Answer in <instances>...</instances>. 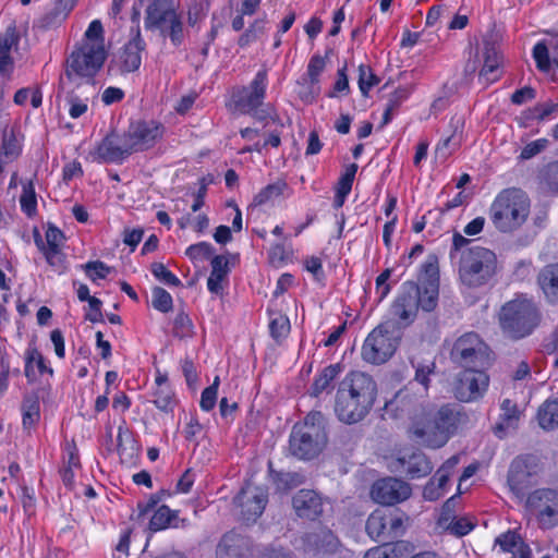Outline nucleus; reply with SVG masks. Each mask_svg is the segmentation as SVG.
Instances as JSON below:
<instances>
[{
    "mask_svg": "<svg viewBox=\"0 0 558 558\" xmlns=\"http://www.w3.org/2000/svg\"><path fill=\"white\" fill-rule=\"evenodd\" d=\"M326 66V60L319 54H314L307 64L306 75L303 76L304 78H307V81L312 82V88H314L312 92H308L307 95H305L306 98H312L313 94L320 93L319 87V76L324 72Z\"/></svg>",
    "mask_w": 558,
    "mask_h": 558,
    "instance_id": "72a5a7b5",
    "label": "nucleus"
},
{
    "mask_svg": "<svg viewBox=\"0 0 558 558\" xmlns=\"http://www.w3.org/2000/svg\"><path fill=\"white\" fill-rule=\"evenodd\" d=\"M453 388L454 397L462 402L481 399L489 385L488 375L477 367H463Z\"/></svg>",
    "mask_w": 558,
    "mask_h": 558,
    "instance_id": "ddd939ff",
    "label": "nucleus"
},
{
    "mask_svg": "<svg viewBox=\"0 0 558 558\" xmlns=\"http://www.w3.org/2000/svg\"><path fill=\"white\" fill-rule=\"evenodd\" d=\"M270 333L275 339L284 338L290 332L289 318L280 313L275 314L269 323Z\"/></svg>",
    "mask_w": 558,
    "mask_h": 558,
    "instance_id": "09e8293b",
    "label": "nucleus"
},
{
    "mask_svg": "<svg viewBox=\"0 0 558 558\" xmlns=\"http://www.w3.org/2000/svg\"><path fill=\"white\" fill-rule=\"evenodd\" d=\"M175 517L177 512L163 505L154 512L149 521V529L155 532L165 530Z\"/></svg>",
    "mask_w": 558,
    "mask_h": 558,
    "instance_id": "a19ab883",
    "label": "nucleus"
},
{
    "mask_svg": "<svg viewBox=\"0 0 558 558\" xmlns=\"http://www.w3.org/2000/svg\"><path fill=\"white\" fill-rule=\"evenodd\" d=\"M151 303L156 310L163 313L171 311L173 304L170 293L160 287L153 289Z\"/></svg>",
    "mask_w": 558,
    "mask_h": 558,
    "instance_id": "8fccbe9b",
    "label": "nucleus"
},
{
    "mask_svg": "<svg viewBox=\"0 0 558 558\" xmlns=\"http://www.w3.org/2000/svg\"><path fill=\"white\" fill-rule=\"evenodd\" d=\"M286 187L287 184L281 181L268 184L255 195L253 202L255 205L266 204L267 202L279 197L283 193Z\"/></svg>",
    "mask_w": 558,
    "mask_h": 558,
    "instance_id": "49530a36",
    "label": "nucleus"
},
{
    "mask_svg": "<svg viewBox=\"0 0 558 558\" xmlns=\"http://www.w3.org/2000/svg\"><path fill=\"white\" fill-rule=\"evenodd\" d=\"M21 154L19 142H1L0 143V171L2 165L12 162Z\"/></svg>",
    "mask_w": 558,
    "mask_h": 558,
    "instance_id": "bf43d9fd",
    "label": "nucleus"
},
{
    "mask_svg": "<svg viewBox=\"0 0 558 558\" xmlns=\"http://www.w3.org/2000/svg\"><path fill=\"white\" fill-rule=\"evenodd\" d=\"M153 275L165 284L171 287H179L181 284L180 279L171 272L162 263H154L151 265Z\"/></svg>",
    "mask_w": 558,
    "mask_h": 558,
    "instance_id": "5fc2aeb1",
    "label": "nucleus"
},
{
    "mask_svg": "<svg viewBox=\"0 0 558 558\" xmlns=\"http://www.w3.org/2000/svg\"><path fill=\"white\" fill-rule=\"evenodd\" d=\"M401 464L403 472H405L411 478H420L428 475L433 465L427 457L421 452L416 451L410 456H403L398 459Z\"/></svg>",
    "mask_w": 558,
    "mask_h": 558,
    "instance_id": "4be33fe9",
    "label": "nucleus"
},
{
    "mask_svg": "<svg viewBox=\"0 0 558 558\" xmlns=\"http://www.w3.org/2000/svg\"><path fill=\"white\" fill-rule=\"evenodd\" d=\"M357 171V165L351 163L345 166L344 171L341 173L337 185L333 198V207L340 208L343 206L347 196L350 194L353 181Z\"/></svg>",
    "mask_w": 558,
    "mask_h": 558,
    "instance_id": "bb28decb",
    "label": "nucleus"
},
{
    "mask_svg": "<svg viewBox=\"0 0 558 558\" xmlns=\"http://www.w3.org/2000/svg\"><path fill=\"white\" fill-rule=\"evenodd\" d=\"M85 41L84 43H97L99 41L101 45H105L104 40V28L102 24L98 20H94L89 23L86 32H85Z\"/></svg>",
    "mask_w": 558,
    "mask_h": 558,
    "instance_id": "338daca9",
    "label": "nucleus"
},
{
    "mask_svg": "<svg viewBox=\"0 0 558 558\" xmlns=\"http://www.w3.org/2000/svg\"><path fill=\"white\" fill-rule=\"evenodd\" d=\"M45 373L51 375L52 368L46 365L43 354L36 348H28L25 353V376L29 381H34L37 375Z\"/></svg>",
    "mask_w": 558,
    "mask_h": 558,
    "instance_id": "c85d7f7f",
    "label": "nucleus"
},
{
    "mask_svg": "<svg viewBox=\"0 0 558 558\" xmlns=\"http://www.w3.org/2000/svg\"><path fill=\"white\" fill-rule=\"evenodd\" d=\"M268 86L266 69L259 70L247 86L233 88L226 106L231 113L252 114L264 128L278 124L275 109L264 106Z\"/></svg>",
    "mask_w": 558,
    "mask_h": 558,
    "instance_id": "7ed1b4c3",
    "label": "nucleus"
},
{
    "mask_svg": "<svg viewBox=\"0 0 558 558\" xmlns=\"http://www.w3.org/2000/svg\"><path fill=\"white\" fill-rule=\"evenodd\" d=\"M407 98L404 89L396 90L388 99L387 107L383 114L384 123H388L392 118V112L398 108L401 101Z\"/></svg>",
    "mask_w": 558,
    "mask_h": 558,
    "instance_id": "0e129e2a",
    "label": "nucleus"
},
{
    "mask_svg": "<svg viewBox=\"0 0 558 558\" xmlns=\"http://www.w3.org/2000/svg\"><path fill=\"white\" fill-rule=\"evenodd\" d=\"M357 85L363 97H368L373 87L380 83V78L368 64L361 63L357 68Z\"/></svg>",
    "mask_w": 558,
    "mask_h": 558,
    "instance_id": "e433bc0d",
    "label": "nucleus"
},
{
    "mask_svg": "<svg viewBox=\"0 0 558 558\" xmlns=\"http://www.w3.org/2000/svg\"><path fill=\"white\" fill-rule=\"evenodd\" d=\"M350 92L349 78L347 74V65L337 71V80L333 84V89L329 93V97H337L339 94L348 95Z\"/></svg>",
    "mask_w": 558,
    "mask_h": 558,
    "instance_id": "e2e57ef3",
    "label": "nucleus"
},
{
    "mask_svg": "<svg viewBox=\"0 0 558 558\" xmlns=\"http://www.w3.org/2000/svg\"><path fill=\"white\" fill-rule=\"evenodd\" d=\"M476 525V522L471 517H456L450 530L449 534L461 537L469 534Z\"/></svg>",
    "mask_w": 558,
    "mask_h": 558,
    "instance_id": "6e6d98bb",
    "label": "nucleus"
},
{
    "mask_svg": "<svg viewBox=\"0 0 558 558\" xmlns=\"http://www.w3.org/2000/svg\"><path fill=\"white\" fill-rule=\"evenodd\" d=\"M268 21L266 16L253 21L245 32L239 37L238 45L241 48L250 46L258 40L267 31Z\"/></svg>",
    "mask_w": 558,
    "mask_h": 558,
    "instance_id": "f704fd0d",
    "label": "nucleus"
},
{
    "mask_svg": "<svg viewBox=\"0 0 558 558\" xmlns=\"http://www.w3.org/2000/svg\"><path fill=\"white\" fill-rule=\"evenodd\" d=\"M458 463L459 457L452 456L437 470L436 474L432 477L435 478V483L440 489H444V492H446L447 483Z\"/></svg>",
    "mask_w": 558,
    "mask_h": 558,
    "instance_id": "a18cd8bd",
    "label": "nucleus"
},
{
    "mask_svg": "<svg viewBox=\"0 0 558 558\" xmlns=\"http://www.w3.org/2000/svg\"><path fill=\"white\" fill-rule=\"evenodd\" d=\"M538 473L534 459H515L511 463L508 474V485L511 492L522 498L525 490L531 487L533 477Z\"/></svg>",
    "mask_w": 558,
    "mask_h": 558,
    "instance_id": "dca6fc26",
    "label": "nucleus"
},
{
    "mask_svg": "<svg viewBox=\"0 0 558 558\" xmlns=\"http://www.w3.org/2000/svg\"><path fill=\"white\" fill-rule=\"evenodd\" d=\"M219 384L220 379L218 376H216L214 383L209 387L205 388L202 392L201 408L204 411H210L215 408Z\"/></svg>",
    "mask_w": 558,
    "mask_h": 558,
    "instance_id": "13d9d810",
    "label": "nucleus"
},
{
    "mask_svg": "<svg viewBox=\"0 0 558 558\" xmlns=\"http://www.w3.org/2000/svg\"><path fill=\"white\" fill-rule=\"evenodd\" d=\"M496 254L483 246H472L463 251L459 259V278L469 288L488 284L497 274Z\"/></svg>",
    "mask_w": 558,
    "mask_h": 558,
    "instance_id": "423d86ee",
    "label": "nucleus"
},
{
    "mask_svg": "<svg viewBox=\"0 0 558 558\" xmlns=\"http://www.w3.org/2000/svg\"><path fill=\"white\" fill-rule=\"evenodd\" d=\"M543 182L553 192H558V161L546 167L543 173Z\"/></svg>",
    "mask_w": 558,
    "mask_h": 558,
    "instance_id": "774afa93",
    "label": "nucleus"
},
{
    "mask_svg": "<svg viewBox=\"0 0 558 558\" xmlns=\"http://www.w3.org/2000/svg\"><path fill=\"white\" fill-rule=\"evenodd\" d=\"M409 548L410 544L404 541L386 544L367 550L364 558H403Z\"/></svg>",
    "mask_w": 558,
    "mask_h": 558,
    "instance_id": "7c9ffc66",
    "label": "nucleus"
},
{
    "mask_svg": "<svg viewBox=\"0 0 558 558\" xmlns=\"http://www.w3.org/2000/svg\"><path fill=\"white\" fill-rule=\"evenodd\" d=\"M23 426L25 429H31L37 424L40 417L39 401L36 397H25L22 404Z\"/></svg>",
    "mask_w": 558,
    "mask_h": 558,
    "instance_id": "58836bf2",
    "label": "nucleus"
},
{
    "mask_svg": "<svg viewBox=\"0 0 558 558\" xmlns=\"http://www.w3.org/2000/svg\"><path fill=\"white\" fill-rule=\"evenodd\" d=\"M156 388L153 392L154 404L161 411H171L175 404L174 395L168 384V377L160 372L157 373L155 378Z\"/></svg>",
    "mask_w": 558,
    "mask_h": 558,
    "instance_id": "5701e85b",
    "label": "nucleus"
},
{
    "mask_svg": "<svg viewBox=\"0 0 558 558\" xmlns=\"http://www.w3.org/2000/svg\"><path fill=\"white\" fill-rule=\"evenodd\" d=\"M558 504V489L538 488L532 492L525 501V506L530 510H541L547 505Z\"/></svg>",
    "mask_w": 558,
    "mask_h": 558,
    "instance_id": "c756f323",
    "label": "nucleus"
},
{
    "mask_svg": "<svg viewBox=\"0 0 558 558\" xmlns=\"http://www.w3.org/2000/svg\"><path fill=\"white\" fill-rule=\"evenodd\" d=\"M521 542V536L514 531H507L495 539V544L499 545L505 553H514Z\"/></svg>",
    "mask_w": 558,
    "mask_h": 558,
    "instance_id": "864d4df0",
    "label": "nucleus"
},
{
    "mask_svg": "<svg viewBox=\"0 0 558 558\" xmlns=\"http://www.w3.org/2000/svg\"><path fill=\"white\" fill-rule=\"evenodd\" d=\"M146 43L141 36L140 28L135 36L118 52L113 62L121 73H131L140 69L142 63V51L145 50Z\"/></svg>",
    "mask_w": 558,
    "mask_h": 558,
    "instance_id": "a211bd4d",
    "label": "nucleus"
},
{
    "mask_svg": "<svg viewBox=\"0 0 558 558\" xmlns=\"http://www.w3.org/2000/svg\"><path fill=\"white\" fill-rule=\"evenodd\" d=\"M531 201L527 194L518 187H508L498 193L490 205V219L497 230L512 232L527 219Z\"/></svg>",
    "mask_w": 558,
    "mask_h": 558,
    "instance_id": "39448f33",
    "label": "nucleus"
},
{
    "mask_svg": "<svg viewBox=\"0 0 558 558\" xmlns=\"http://www.w3.org/2000/svg\"><path fill=\"white\" fill-rule=\"evenodd\" d=\"M65 104L69 106V114L73 119H77L83 116L88 108L87 99H81L73 92L66 94Z\"/></svg>",
    "mask_w": 558,
    "mask_h": 558,
    "instance_id": "4d7b16f0",
    "label": "nucleus"
},
{
    "mask_svg": "<svg viewBox=\"0 0 558 558\" xmlns=\"http://www.w3.org/2000/svg\"><path fill=\"white\" fill-rule=\"evenodd\" d=\"M83 268L92 281L105 279L111 270L109 266L100 260L88 262L83 266Z\"/></svg>",
    "mask_w": 558,
    "mask_h": 558,
    "instance_id": "052dcab7",
    "label": "nucleus"
},
{
    "mask_svg": "<svg viewBox=\"0 0 558 558\" xmlns=\"http://www.w3.org/2000/svg\"><path fill=\"white\" fill-rule=\"evenodd\" d=\"M327 441L325 417L320 412H311L304 423L295 425L290 436L291 453L302 460L319 454Z\"/></svg>",
    "mask_w": 558,
    "mask_h": 558,
    "instance_id": "0eeeda50",
    "label": "nucleus"
},
{
    "mask_svg": "<svg viewBox=\"0 0 558 558\" xmlns=\"http://www.w3.org/2000/svg\"><path fill=\"white\" fill-rule=\"evenodd\" d=\"M386 510H376L367 519L366 530L372 538L385 542L391 538Z\"/></svg>",
    "mask_w": 558,
    "mask_h": 558,
    "instance_id": "cd10ccee",
    "label": "nucleus"
},
{
    "mask_svg": "<svg viewBox=\"0 0 558 558\" xmlns=\"http://www.w3.org/2000/svg\"><path fill=\"white\" fill-rule=\"evenodd\" d=\"M308 549L315 554H332L338 549L339 542L329 530H320L307 536Z\"/></svg>",
    "mask_w": 558,
    "mask_h": 558,
    "instance_id": "393cba45",
    "label": "nucleus"
},
{
    "mask_svg": "<svg viewBox=\"0 0 558 558\" xmlns=\"http://www.w3.org/2000/svg\"><path fill=\"white\" fill-rule=\"evenodd\" d=\"M450 357L461 367H483L489 362V349L478 333L469 331L454 340Z\"/></svg>",
    "mask_w": 558,
    "mask_h": 558,
    "instance_id": "1a4fd4ad",
    "label": "nucleus"
},
{
    "mask_svg": "<svg viewBox=\"0 0 558 558\" xmlns=\"http://www.w3.org/2000/svg\"><path fill=\"white\" fill-rule=\"evenodd\" d=\"M453 498L448 499L440 511V514L437 519L436 526L438 530L442 532H448L456 519V514L452 508Z\"/></svg>",
    "mask_w": 558,
    "mask_h": 558,
    "instance_id": "3c124183",
    "label": "nucleus"
},
{
    "mask_svg": "<svg viewBox=\"0 0 558 558\" xmlns=\"http://www.w3.org/2000/svg\"><path fill=\"white\" fill-rule=\"evenodd\" d=\"M247 541L234 533L223 535L216 550L217 558H247Z\"/></svg>",
    "mask_w": 558,
    "mask_h": 558,
    "instance_id": "aec40b11",
    "label": "nucleus"
},
{
    "mask_svg": "<svg viewBox=\"0 0 558 558\" xmlns=\"http://www.w3.org/2000/svg\"><path fill=\"white\" fill-rule=\"evenodd\" d=\"M413 367L415 368V380L420 383L425 390H427L429 385V376L434 374L436 364L432 356L418 360L413 359L411 361Z\"/></svg>",
    "mask_w": 558,
    "mask_h": 558,
    "instance_id": "c9c22d12",
    "label": "nucleus"
},
{
    "mask_svg": "<svg viewBox=\"0 0 558 558\" xmlns=\"http://www.w3.org/2000/svg\"><path fill=\"white\" fill-rule=\"evenodd\" d=\"M541 315L532 298L515 295L499 310L498 323L504 335L519 340L527 337L539 324Z\"/></svg>",
    "mask_w": 558,
    "mask_h": 558,
    "instance_id": "20e7f679",
    "label": "nucleus"
},
{
    "mask_svg": "<svg viewBox=\"0 0 558 558\" xmlns=\"http://www.w3.org/2000/svg\"><path fill=\"white\" fill-rule=\"evenodd\" d=\"M412 494L411 486L402 480L386 477L376 481L371 489L372 499L384 506H393L407 500Z\"/></svg>",
    "mask_w": 558,
    "mask_h": 558,
    "instance_id": "4468645a",
    "label": "nucleus"
},
{
    "mask_svg": "<svg viewBox=\"0 0 558 558\" xmlns=\"http://www.w3.org/2000/svg\"><path fill=\"white\" fill-rule=\"evenodd\" d=\"M537 420L543 429H555L558 426V399L546 400L537 411Z\"/></svg>",
    "mask_w": 558,
    "mask_h": 558,
    "instance_id": "473e14b6",
    "label": "nucleus"
},
{
    "mask_svg": "<svg viewBox=\"0 0 558 558\" xmlns=\"http://www.w3.org/2000/svg\"><path fill=\"white\" fill-rule=\"evenodd\" d=\"M144 26L149 31H159L175 47L184 40L182 16L172 0H153L146 9Z\"/></svg>",
    "mask_w": 558,
    "mask_h": 558,
    "instance_id": "6e6552de",
    "label": "nucleus"
},
{
    "mask_svg": "<svg viewBox=\"0 0 558 558\" xmlns=\"http://www.w3.org/2000/svg\"><path fill=\"white\" fill-rule=\"evenodd\" d=\"M420 303V288L414 282H405L391 305V314L402 326L410 325L416 317Z\"/></svg>",
    "mask_w": 558,
    "mask_h": 558,
    "instance_id": "2eb2a0df",
    "label": "nucleus"
},
{
    "mask_svg": "<svg viewBox=\"0 0 558 558\" xmlns=\"http://www.w3.org/2000/svg\"><path fill=\"white\" fill-rule=\"evenodd\" d=\"M537 280L546 299L550 303H558V263L543 267Z\"/></svg>",
    "mask_w": 558,
    "mask_h": 558,
    "instance_id": "b1692460",
    "label": "nucleus"
},
{
    "mask_svg": "<svg viewBox=\"0 0 558 558\" xmlns=\"http://www.w3.org/2000/svg\"><path fill=\"white\" fill-rule=\"evenodd\" d=\"M229 270V260L226 256L218 255L211 259V272L207 280V288L211 293H222V282L227 279Z\"/></svg>",
    "mask_w": 558,
    "mask_h": 558,
    "instance_id": "a878e982",
    "label": "nucleus"
},
{
    "mask_svg": "<svg viewBox=\"0 0 558 558\" xmlns=\"http://www.w3.org/2000/svg\"><path fill=\"white\" fill-rule=\"evenodd\" d=\"M234 501L241 508L245 521H255L266 507L267 494L263 488L247 485L241 489Z\"/></svg>",
    "mask_w": 558,
    "mask_h": 558,
    "instance_id": "f3484780",
    "label": "nucleus"
},
{
    "mask_svg": "<svg viewBox=\"0 0 558 558\" xmlns=\"http://www.w3.org/2000/svg\"><path fill=\"white\" fill-rule=\"evenodd\" d=\"M141 142H84L77 148L86 160L98 163H119L132 153L144 149Z\"/></svg>",
    "mask_w": 558,
    "mask_h": 558,
    "instance_id": "9d476101",
    "label": "nucleus"
},
{
    "mask_svg": "<svg viewBox=\"0 0 558 558\" xmlns=\"http://www.w3.org/2000/svg\"><path fill=\"white\" fill-rule=\"evenodd\" d=\"M163 135V126L154 120L138 121L131 126L132 140H157Z\"/></svg>",
    "mask_w": 558,
    "mask_h": 558,
    "instance_id": "2f4dec72",
    "label": "nucleus"
},
{
    "mask_svg": "<svg viewBox=\"0 0 558 558\" xmlns=\"http://www.w3.org/2000/svg\"><path fill=\"white\" fill-rule=\"evenodd\" d=\"M388 527L390 529L391 538H396L404 532V521L407 518L400 513L386 510Z\"/></svg>",
    "mask_w": 558,
    "mask_h": 558,
    "instance_id": "680f3d73",
    "label": "nucleus"
},
{
    "mask_svg": "<svg viewBox=\"0 0 558 558\" xmlns=\"http://www.w3.org/2000/svg\"><path fill=\"white\" fill-rule=\"evenodd\" d=\"M533 58L536 63V68L541 72H549L551 70L553 60L549 57L548 47L544 41H538L533 47Z\"/></svg>",
    "mask_w": 558,
    "mask_h": 558,
    "instance_id": "de8ad7c7",
    "label": "nucleus"
},
{
    "mask_svg": "<svg viewBox=\"0 0 558 558\" xmlns=\"http://www.w3.org/2000/svg\"><path fill=\"white\" fill-rule=\"evenodd\" d=\"M340 367L338 364L325 367L322 373L315 378L312 386V393L319 396L322 392L330 388L331 383L338 376Z\"/></svg>",
    "mask_w": 558,
    "mask_h": 558,
    "instance_id": "4c0bfd02",
    "label": "nucleus"
},
{
    "mask_svg": "<svg viewBox=\"0 0 558 558\" xmlns=\"http://www.w3.org/2000/svg\"><path fill=\"white\" fill-rule=\"evenodd\" d=\"M458 423L459 412L453 405L421 409L413 415L409 432L420 444L440 448L448 441Z\"/></svg>",
    "mask_w": 558,
    "mask_h": 558,
    "instance_id": "f03ea898",
    "label": "nucleus"
},
{
    "mask_svg": "<svg viewBox=\"0 0 558 558\" xmlns=\"http://www.w3.org/2000/svg\"><path fill=\"white\" fill-rule=\"evenodd\" d=\"M377 397V384L363 372H350L338 385L335 413L345 424H355L371 412Z\"/></svg>",
    "mask_w": 558,
    "mask_h": 558,
    "instance_id": "f257e3e1",
    "label": "nucleus"
},
{
    "mask_svg": "<svg viewBox=\"0 0 558 558\" xmlns=\"http://www.w3.org/2000/svg\"><path fill=\"white\" fill-rule=\"evenodd\" d=\"M214 248L207 242H199L197 244L190 245L185 255L194 263L202 262L209 258L213 255Z\"/></svg>",
    "mask_w": 558,
    "mask_h": 558,
    "instance_id": "603ef678",
    "label": "nucleus"
},
{
    "mask_svg": "<svg viewBox=\"0 0 558 558\" xmlns=\"http://www.w3.org/2000/svg\"><path fill=\"white\" fill-rule=\"evenodd\" d=\"M420 288V303L421 307L425 312H430L437 306L438 301V288L433 284L418 286Z\"/></svg>",
    "mask_w": 558,
    "mask_h": 558,
    "instance_id": "79ce46f5",
    "label": "nucleus"
},
{
    "mask_svg": "<svg viewBox=\"0 0 558 558\" xmlns=\"http://www.w3.org/2000/svg\"><path fill=\"white\" fill-rule=\"evenodd\" d=\"M20 205H21L22 210L28 217H32L36 214L37 199H36L34 184L32 181H28L23 184V192L20 197Z\"/></svg>",
    "mask_w": 558,
    "mask_h": 558,
    "instance_id": "37998d69",
    "label": "nucleus"
},
{
    "mask_svg": "<svg viewBox=\"0 0 558 558\" xmlns=\"http://www.w3.org/2000/svg\"><path fill=\"white\" fill-rule=\"evenodd\" d=\"M292 505L301 518L314 520L323 513V498L311 489L299 490L292 499Z\"/></svg>",
    "mask_w": 558,
    "mask_h": 558,
    "instance_id": "6ab92c4d",
    "label": "nucleus"
},
{
    "mask_svg": "<svg viewBox=\"0 0 558 558\" xmlns=\"http://www.w3.org/2000/svg\"><path fill=\"white\" fill-rule=\"evenodd\" d=\"M502 74V56L496 47L492 45L485 46L484 64L480 71V77L487 83H495Z\"/></svg>",
    "mask_w": 558,
    "mask_h": 558,
    "instance_id": "412c9836",
    "label": "nucleus"
},
{
    "mask_svg": "<svg viewBox=\"0 0 558 558\" xmlns=\"http://www.w3.org/2000/svg\"><path fill=\"white\" fill-rule=\"evenodd\" d=\"M407 98L404 89L396 90L388 99L387 107L383 114L384 123H388L392 118V112L398 108L401 101Z\"/></svg>",
    "mask_w": 558,
    "mask_h": 558,
    "instance_id": "69168bd1",
    "label": "nucleus"
},
{
    "mask_svg": "<svg viewBox=\"0 0 558 558\" xmlns=\"http://www.w3.org/2000/svg\"><path fill=\"white\" fill-rule=\"evenodd\" d=\"M398 347V338L386 326L379 325L365 339L362 357L367 363L381 364L388 361Z\"/></svg>",
    "mask_w": 558,
    "mask_h": 558,
    "instance_id": "f8f14e48",
    "label": "nucleus"
},
{
    "mask_svg": "<svg viewBox=\"0 0 558 558\" xmlns=\"http://www.w3.org/2000/svg\"><path fill=\"white\" fill-rule=\"evenodd\" d=\"M107 57L105 45L97 43H83L80 48L74 50L69 60L66 74L92 77L102 66Z\"/></svg>",
    "mask_w": 558,
    "mask_h": 558,
    "instance_id": "9b49d317",
    "label": "nucleus"
},
{
    "mask_svg": "<svg viewBox=\"0 0 558 558\" xmlns=\"http://www.w3.org/2000/svg\"><path fill=\"white\" fill-rule=\"evenodd\" d=\"M20 32L14 22L9 24L3 33L0 34V53L11 54L12 50H17L20 45Z\"/></svg>",
    "mask_w": 558,
    "mask_h": 558,
    "instance_id": "ea45409f",
    "label": "nucleus"
},
{
    "mask_svg": "<svg viewBox=\"0 0 558 558\" xmlns=\"http://www.w3.org/2000/svg\"><path fill=\"white\" fill-rule=\"evenodd\" d=\"M28 98H31V104L34 108H39L43 104V93L39 88H28L24 87L19 89L13 97V101L17 106H24Z\"/></svg>",
    "mask_w": 558,
    "mask_h": 558,
    "instance_id": "c03bdc74",
    "label": "nucleus"
}]
</instances>
